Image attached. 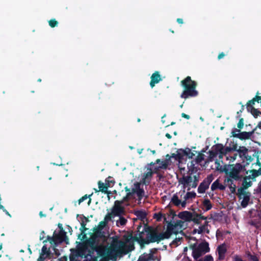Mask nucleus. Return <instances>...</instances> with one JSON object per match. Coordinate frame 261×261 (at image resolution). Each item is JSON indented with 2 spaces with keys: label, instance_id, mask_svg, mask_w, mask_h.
<instances>
[{
  "label": "nucleus",
  "instance_id": "nucleus-61",
  "mask_svg": "<svg viewBox=\"0 0 261 261\" xmlns=\"http://www.w3.org/2000/svg\"><path fill=\"white\" fill-rule=\"evenodd\" d=\"M169 215L172 216V219H173L176 216L175 212L172 210H170Z\"/></svg>",
  "mask_w": 261,
  "mask_h": 261
},
{
  "label": "nucleus",
  "instance_id": "nucleus-30",
  "mask_svg": "<svg viewBox=\"0 0 261 261\" xmlns=\"http://www.w3.org/2000/svg\"><path fill=\"white\" fill-rule=\"evenodd\" d=\"M206 231L207 233H210V230L207 228H205L204 227V226H203L202 225L200 226L198 228V229H195L193 230L194 233L197 232L198 234H201L203 233L204 232Z\"/></svg>",
  "mask_w": 261,
  "mask_h": 261
},
{
  "label": "nucleus",
  "instance_id": "nucleus-34",
  "mask_svg": "<svg viewBox=\"0 0 261 261\" xmlns=\"http://www.w3.org/2000/svg\"><path fill=\"white\" fill-rule=\"evenodd\" d=\"M124 189L125 191L127 192V193L126 196L123 198L122 200L125 201H127L129 197L134 194V193H132V190H130V189L128 188L127 187H125Z\"/></svg>",
  "mask_w": 261,
  "mask_h": 261
},
{
  "label": "nucleus",
  "instance_id": "nucleus-27",
  "mask_svg": "<svg viewBox=\"0 0 261 261\" xmlns=\"http://www.w3.org/2000/svg\"><path fill=\"white\" fill-rule=\"evenodd\" d=\"M135 215L141 221H143L146 217V213L143 211H137L135 212Z\"/></svg>",
  "mask_w": 261,
  "mask_h": 261
},
{
  "label": "nucleus",
  "instance_id": "nucleus-51",
  "mask_svg": "<svg viewBox=\"0 0 261 261\" xmlns=\"http://www.w3.org/2000/svg\"><path fill=\"white\" fill-rule=\"evenodd\" d=\"M244 126V119L241 118L239 119V122L237 124V127L239 129H242Z\"/></svg>",
  "mask_w": 261,
  "mask_h": 261
},
{
  "label": "nucleus",
  "instance_id": "nucleus-10",
  "mask_svg": "<svg viewBox=\"0 0 261 261\" xmlns=\"http://www.w3.org/2000/svg\"><path fill=\"white\" fill-rule=\"evenodd\" d=\"M249 150L245 146H240L239 147L237 150L238 154L239 157L243 161L246 160L247 161L251 162L253 158L251 155H248Z\"/></svg>",
  "mask_w": 261,
  "mask_h": 261
},
{
  "label": "nucleus",
  "instance_id": "nucleus-57",
  "mask_svg": "<svg viewBox=\"0 0 261 261\" xmlns=\"http://www.w3.org/2000/svg\"><path fill=\"white\" fill-rule=\"evenodd\" d=\"M158 258L156 256H154L152 253L148 254V261L150 260H156Z\"/></svg>",
  "mask_w": 261,
  "mask_h": 261
},
{
  "label": "nucleus",
  "instance_id": "nucleus-42",
  "mask_svg": "<svg viewBox=\"0 0 261 261\" xmlns=\"http://www.w3.org/2000/svg\"><path fill=\"white\" fill-rule=\"evenodd\" d=\"M144 190L143 189H139V191H138L136 194H137L138 199L139 200H141L143 197L144 196Z\"/></svg>",
  "mask_w": 261,
  "mask_h": 261
},
{
  "label": "nucleus",
  "instance_id": "nucleus-46",
  "mask_svg": "<svg viewBox=\"0 0 261 261\" xmlns=\"http://www.w3.org/2000/svg\"><path fill=\"white\" fill-rule=\"evenodd\" d=\"M247 255L251 261H259L258 258L255 255H252L250 252H248Z\"/></svg>",
  "mask_w": 261,
  "mask_h": 261
},
{
  "label": "nucleus",
  "instance_id": "nucleus-58",
  "mask_svg": "<svg viewBox=\"0 0 261 261\" xmlns=\"http://www.w3.org/2000/svg\"><path fill=\"white\" fill-rule=\"evenodd\" d=\"M203 261H214V259L211 255H207L205 256Z\"/></svg>",
  "mask_w": 261,
  "mask_h": 261
},
{
  "label": "nucleus",
  "instance_id": "nucleus-1",
  "mask_svg": "<svg viewBox=\"0 0 261 261\" xmlns=\"http://www.w3.org/2000/svg\"><path fill=\"white\" fill-rule=\"evenodd\" d=\"M142 225H139L138 227V231L139 232L138 235L135 236H130V239L134 241H137L140 244H148L150 243H159L162 240L166 239L163 232L158 233L156 229L145 225L143 230L140 231V229Z\"/></svg>",
  "mask_w": 261,
  "mask_h": 261
},
{
  "label": "nucleus",
  "instance_id": "nucleus-59",
  "mask_svg": "<svg viewBox=\"0 0 261 261\" xmlns=\"http://www.w3.org/2000/svg\"><path fill=\"white\" fill-rule=\"evenodd\" d=\"M218 157L220 159L223 158L224 156H226L227 160L229 159V157L227 156V155L224 153V152L222 150L219 153H218Z\"/></svg>",
  "mask_w": 261,
  "mask_h": 261
},
{
  "label": "nucleus",
  "instance_id": "nucleus-56",
  "mask_svg": "<svg viewBox=\"0 0 261 261\" xmlns=\"http://www.w3.org/2000/svg\"><path fill=\"white\" fill-rule=\"evenodd\" d=\"M231 147L232 151H237L238 150V145L236 143H232V145Z\"/></svg>",
  "mask_w": 261,
  "mask_h": 261
},
{
  "label": "nucleus",
  "instance_id": "nucleus-3",
  "mask_svg": "<svg viewBox=\"0 0 261 261\" xmlns=\"http://www.w3.org/2000/svg\"><path fill=\"white\" fill-rule=\"evenodd\" d=\"M181 85L184 88L180 97L187 99L189 97H196L198 92L196 90L197 86L196 82L192 80L191 76H188L181 81Z\"/></svg>",
  "mask_w": 261,
  "mask_h": 261
},
{
  "label": "nucleus",
  "instance_id": "nucleus-45",
  "mask_svg": "<svg viewBox=\"0 0 261 261\" xmlns=\"http://www.w3.org/2000/svg\"><path fill=\"white\" fill-rule=\"evenodd\" d=\"M193 178H194V181L191 185H190V186H191V187L192 188H195L197 186L199 178H198V176L197 175H194L193 176Z\"/></svg>",
  "mask_w": 261,
  "mask_h": 261
},
{
  "label": "nucleus",
  "instance_id": "nucleus-20",
  "mask_svg": "<svg viewBox=\"0 0 261 261\" xmlns=\"http://www.w3.org/2000/svg\"><path fill=\"white\" fill-rule=\"evenodd\" d=\"M211 188L212 191H213L217 189H219L221 191H223L225 189L226 186L220 184L219 180L217 179L212 184Z\"/></svg>",
  "mask_w": 261,
  "mask_h": 261
},
{
  "label": "nucleus",
  "instance_id": "nucleus-60",
  "mask_svg": "<svg viewBox=\"0 0 261 261\" xmlns=\"http://www.w3.org/2000/svg\"><path fill=\"white\" fill-rule=\"evenodd\" d=\"M238 154L237 152V153H234L232 156H228L229 158H230V159H229L228 160H230V161L231 162H233L234 161H235L236 160Z\"/></svg>",
  "mask_w": 261,
  "mask_h": 261
},
{
  "label": "nucleus",
  "instance_id": "nucleus-17",
  "mask_svg": "<svg viewBox=\"0 0 261 261\" xmlns=\"http://www.w3.org/2000/svg\"><path fill=\"white\" fill-rule=\"evenodd\" d=\"M193 181V177L191 175H184L179 179V182L183 185L184 187L186 188L188 186H190V184Z\"/></svg>",
  "mask_w": 261,
  "mask_h": 261
},
{
  "label": "nucleus",
  "instance_id": "nucleus-28",
  "mask_svg": "<svg viewBox=\"0 0 261 261\" xmlns=\"http://www.w3.org/2000/svg\"><path fill=\"white\" fill-rule=\"evenodd\" d=\"M202 205L205 211H209L212 208V204L208 199H205L202 202Z\"/></svg>",
  "mask_w": 261,
  "mask_h": 261
},
{
  "label": "nucleus",
  "instance_id": "nucleus-12",
  "mask_svg": "<svg viewBox=\"0 0 261 261\" xmlns=\"http://www.w3.org/2000/svg\"><path fill=\"white\" fill-rule=\"evenodd\" d=\"M150 86L151 88H153L155 84L159 83L160 81L162 80L161 76L159 71H155L152 73L150 77Z\"/></svg>",
  "mask_w": 261,
  "mask_h": 261
},
{
  "label": "nucleus",
  "instance_id": "nucleus-50",
  "mask_svg": "<svg viewBox=\"0 0 261 261\" xmlns=\"http://www.w3.org/2000/svg\"><path fill=\"white\" fill-rule=\"evenodd\" d=\"M140 261H148V254H144L139 258Z\"/></svg>",
  "mask_w": 261,
  "mask_h": 261
},
{
  "label": "nucleus",
  "instance_id": "nucleus-16",
  "mask_svg": "<svg viewBox=\"0 0 261 261\" xmlns=\"http://www.w3.org/2000/svg\"><path fill=\"white\" fill-rule=\"evenodd\" d=\"M193 213L189 211H183L179 213L178 217L185 221L190 222L191 221L192 215Z\"/></svg>",
  "mask_w": 261,
  "mask_h": 261
},
{
  "label": "nucleus",
  "instance_id": "nucleus-8",
  "mask_svg": "<svg viewBox=\"0 0 261 261\" xmlns=\"http://www.w3.org/2000/svg\"><path fill=\"white\" fill-rule=\"evenodd\" d=\"M124 201L122 200H116L114 202V205L111 210L113 216H120L124 213V208L122 206Z\"/></svg>",
  "mask_w": 261,
  "mask_h": 261
},
{
  "label": "nucleus",
  "instance_id": "nucleus-26",
  "mask_svg": "<svg viewBox=\"0 0 261 261\" xmlns=\"http://www.w3.org/2000/svg\"><path fill=\"white\" fill-rule=\"evenodd\" d=\"M184 150V149H179L177 150L176 156L177 159V160L181 161L184 159V156H186L185 154L187 153Z\"/></svg>",
  "mask_w": 261,
  "mask_h": 261
},
{
  "label": "nucleus",
  "instance_id": "nucleus-52",
  "mask_svg": "<svg viewBox=\"0 0 261 261\" xmlns=\"http://www.w3.org/2000/svg\"><path fill=\"white\" fill-rule=\"evenodd\" d=\"M184 223V221L178 220H177L174 224L176 228L177 227L181 228L183 226Z\"/></svg>",
  "mask_w": 261,
  "mask_h": 261
},
{
  "label": "nucleus",
  "instance_id": "nucleus-13",
  "mask_svg": "<svg viewBox=\"0 0 261 261\" xmlns=\"http://www.w3.org/2000/svg\"><path fill=\"white\" fill-rule=\"evenodd\" d=\"M259 94L260 93L257 91L255 97L247 102L246 107L248 111H249L250 109H252V108H254L253 106L255 104V102L259 103V101L261 100V96H260Z\"/></svg>",
  "mask_w": 261,
  "mask_h": 261
},
{
  "label": "nucleus",
  "instance_id": "nucleus-2",
  "mask_svg": "<svg viewBox=\"0 0 261 261\" xmlns=\"http://www.w3.org/2000/svg\"><path fill=\"white\" fill-rule=\"evenodd\" d=\"M134 249V245H127L126 242L113 238L107 248L106 255L108 258L113 261H116L118 257H121Z\"/></svg>",
  "mask_w": 261,
  "mask_h": 261
},
{
  "label": "nucleus",
  "instance_id": "nucleus-63",
  "mask_svg": "<svg viewBox=\"0 0 261 261\" xmlns=\"http://www.w3.org/2000/svg\"><path fill=\"white\" fill-rule=\"evenodd\" d=\"M225 56V54L224 53L222 52L219 54V55L218 56V59L220 60V59H222Z\"/></svg>",
  "mask_w": 261,
  "mask_h": 261
},
{
  "label": "nucleus",
  "instance_id": "nucleus-31",
  "mask_svg": "<svg viewBox=\"0 0 261 261\" xmlns=\"http://www.w3.org/2000/svg\"><path fill=\"white\" fill-rule=\"evenodd\" d=\"M171 202L175 206H179L180 204L181 200L178 198L176 194H174L171 198Z\"/></svg>",
  "mask_w": 261,
  "mask_h": 261
},
{
  "label": "nucleus",
  "instance_id": "nucleus-53",
  "mask_svg": "<svg viewBox=\"0 0 261 261\" xmlns=\"http://www.w3.org/2000/svg\"><path fill=\"white\" fill-rule=\"evenodd\" d=\"M91 196V195H90L89 196H88L87 195H85L84 196L80 198L78 200L79 204H80L81 203H82L85 200L87 199V198H89Z\"/></svg>",
  "mask_w": 261,
  "mask_h": 261
},
{
  "label": "nucleus",
  "instance_id": "nucleus-24",
  "mask_svg": "<svg viewBox=\"0 0 261 261\" xmlns=\"http://www.w3.org/2000/svg\"><path fill=\"white\" fill-rule=\"evenodd\" d=\"M88 244L92 248L96 247L97 244V238L91 235L88 241Z\"/></svg>",
  "mask_w": 261,
  "mask_h": 261
},
{
  "label": "nucleus",
  "instance_id": "nucleus-23",
  "mask_svg": "<svg viewBox=\"0 0 261 261\" xmlns=\"http://www.w3.org/2000/svg\"><path fill=\"white\" fill-rule=\"evenodd\" d=\"M99 191H96V192L100 191L102 193H107V190L109 188L110 185L108 184L103 183L101 181H99L98 182Z\"/></svg>",
  "mask_w": 261,
  "mask_h": 261
},
{
  "label": "nucleus",
  "instance_id": "nucleus-5",
  "mask_svg": "<svg viewBox=\"0 0 261 261\" xmlns=\"http://www.w3.org/2000/svg\"><path fill=\"white\" fill-rule=\"evenodd\" d=\"M249 171H247L244 165L241 163H237L230 165V171L228 174V177L236 181H241L243 178V174H248Z\"/></svg>",
  "mask_w": 261,
  "mask_h": 261
},
{
  "label": "nucleus",
  "instance_id": "nucleus-55",
  "mask_svg": "<svg viewBox=\"0 0 261 261\" xmlns=\"http://www.w3.org/2000/svg\"><path fill=\"white\" fill-rule=\"evenodd\" d=\"M223 151L224 152V153L227 155L229 152L232 151L231 148V147H224L223 146Z\"/></svg>",
  "mask_w": 261,
  "mask_h": 261
},
{
  "label": "nucleus",
  "instance_id": "nucleus-25",
  "mask_svg": "<svg viewBox=\"0 0 261 261\" xmlns=\"http://www.w3.org/2000/svg\"><path fill=\"white\" fill-rule=\"evenodd\" d=\"M196 163L194 161H191L190 163V165L188 166V168L189 169V172L192 174L196 173L197 171V167L195 166Z\"/></svg>",
  "mask_w": 261,
  "mask_h": 261
},
{
  "label": "nucleus",
  "instance_id": "nucleus-54",
  "mask_svg": "<svg viewBox=\"0 0 261 261\" xmlns=\"http://www.w3.org/2000/svg\"><path fill=\"white\" fill-rule=\"evenodd\" d=\"M250 173H251V178L254 179L255 177L258 176V174L257 173V172L256 171V170L253 169L249 171Z\"/></svg>",
  "mask_w": 261,
  "mask_h": 261
},
{
  "label": "nucleus",
  "instance_id": "nucleus-14",
  "mask_svg": "<svg viewBox=\"0 0 261 261\" xmlns=\"http://www.w3.org/2000/svg\"><path fill=\"white\" fill-rule=\"evenodd\" d=\"M255 129H253L251 132H242L239 134L235 135L237 138L240 139L241 140H248L251 138V136L254 133Z\"/></svg>",
  "mask_w": 261,
  "mask_h": 261
},
{
  "label": "nucleus",
  "instance_id": "nucleus-37",
  "mask_svg": "<svg viewBox=\"0 0 261 261\" xmlns=\"http://www.w3.org/2000/svg\"><path fill=\"white\" fill-rule=\"evenodd\" d=\"M50 250L47 249V246L45 245H43V247H42L41 252L40 254H41L42 255H46V256H48L50 255Z\"/></svg>",
  "mask_w": 261,
  "mask_h": 261
},
{
  "label": "nucleus",
  "instance_id": "nucleus-21",
  "mask_svg": "<svg viewBox=\"0 0 261 261\" xmlns=\"http://www.w3.org/2000/svg\"><path fill=\"white\" fill-rule=\"evenodd\" d=\"M169 162L168 160H164L162 162L161 165H159V166H156L154 168L153 170H152V172L153 173H158L159 169H166L168 166Z\"/></svg>",
  "mask_w": 261,
  "mask_h": 261
},
{
  "label": "nucleus",
  "instance_id": "nucleus-64",
  "mask_svg": "<svg viewBox=\"0 0 261 261\" xmlns=\"http://www.w3.org/2000/svg\"><path fill=\"white\" fill-rule=\"evenodd\" d=\"M45 259V257H44V255H42L41 254H40V256L38 258V261H44Z\"/></svg>",
  "mask_w": 261,
  "mask_h": 261
},
{
  "label": "nucleus",
  "instance_id": "nucleus-33",
  "mask_svg": "<svg viewBox=\"0 0 261 261\" xmlns=\"http://www.w3.org/2000/svg\"><path fill=\"white\" fill-rule=\"evenodd\" d=\"M196 194L195 192H188L185 195L184 199L185 200H187L189 199H194L196 197Z\"/></svg>",
  "mask_w": 261,
  "mask_h": 261
},
{
  "label": "nucleus",
  "instance_id": "nucleus-43",
  "mask_svg": "<svg viewBox=\"0 0 261 261\" xmlns=\"http://www.w3.org/2000/svg\"><path fill=\"white\" fill-rule=\"evenodd\" d=\"M141 184L140 182H136L134 184V188L132 190V193H136L139 189H141L140 188Z\"/></svg>",
  "mask_w": 261,
  "mask_h": 261
},
{
  "label": "nucleus",
  "instance_id": "nucleus-11",
  "mask_svg": "<svg viewBox=\"0 0 261 261\" xmlns=\"http://www.w3.org/2000/svg\"><path fill=\"white\" fill-rule=\"evenodd\" d=\"M223 145L221 143H218L213 145L212 147V150L208 151L209 159L210 161H213L214 158H216L221 151L223 150Z\"/></svg>",
  "mask_w": 261,
  "mask_h": 261
},
{
  "label": "nucleus",
  "instance_id": "nucleus-6",
  "mask_svg": "<svg viewBox=\"0 0 261 261\" xmlns=\"http://www.w3.org/2000/svg\"><path fill=\"white\" fill-rule=\"evenodd\" d=\"M189 248L192 250V255L195 260H197L203 254L210 250L209 244L206 242L200 243L198 245L196 243L191 244Z\"/></svg>",
  "mask_w": 261,
  "mask_h": 261
},
{
  "label": "nucleus",
  "instance_id": "nucleus-38",
  "mask_svg": "<svg viewBox=\"0 0 261 261\" xmlns=\"http://www.w3.org/2000/svg\"><path fill=\"white\" fill-rule=\"evenodd\" d=\"M250 111L251 114L254 118H257L260 114H261V112L254 108H252V109H250Z\"/></svg>",
  "mask_w": 261,
  "mask_h": 261
},
{
  "label": "nucleus",
  "instance_id": "nucleus-44",
  "mask_svg": "<svg viewBox=\"0 0 261 261\" xmlns=\"http://www.w3.org/2000/svg\"><path fill=\"white\" fill-rule=\"evenodd\" d=\"M47 241H49L50 244H53V243L56 244L57 243L56 236L54 235L53 237L50 236L47 237V239L43 241V243H46Z\"/></svg>",
  "mask_w": 261,
  "mask_h": 261
},
{
  "label": "nucleus",
  "instance_id": "nucleus-32",
  "mask_svg": "<svg viewBox=\"0 0 261 261\" xmlns=\"http://www.w3.org/2000/svg\"><path fill=\"white\" fill-rule=\"evenodd\" d=\"M83 219L85 220V221H84L82 220L81 225V227L80 228V230L81 231L82 233H84L85 231H86L87 230V228L86 227V223L88 222L89 220L88 218H86V217H83Z\"/></svg>",
  "mask_w": 261,
  "mask_h": 261
},
{
  "label": "nucleus",
  "instance_id": "nucleus-4",
  "mask_svg": "<svg viewBox=\"0 0 261 261\" xmlns=\"http://www.w3.org/2000/svg\"><path fill=\"white\" fill-rule=\"evenodd\" d=\"M242 187L238 189L237 195L240 199H243L241 203L242 206L246 207L250 200L251 193L249 192H246L245 190L252 185V182L244 178H242Z\"/></svg>",
  "mask_w": 261,
  "mask_h": 261
},
{
  "label": "nucleus",
  "instance_id": "nucleus-15",
  "mask_svg": "<svg viewBox=\"0 0 261 261\" xmlns=\"http://www.w3.org/2000/svg\"><path fill=\"white\" fill-rule=\"evenodd\" d=\"M206 217L202 216L201 214H197L196 213H193L191 221H193L195 224H199L201 223V220H206Z\"/></svg>",
  "mask_w": 261,
  "mask_h": 261
},
{
  "label": "nucleus",
  "instance_id": "nucleus-39",
  "mask_svg": "<svg viewBox=\"0 0 261 261\" xmlns=\"http://www.w3.org/2000/svg\"><path fill=\"white\" fill-rule=\"evenodd\" d=\"M112 216H113L112 213H108L105 217L104 221L101 222L100 223L105 225L111 220Z\"/></svg>",
  "mask_w": 261,
  "mask_h": 261
},
{
  "label": "nucleus",
  "instance_id": "nucleus-29",
  "mask_svg": "<svg viewBox=\"0 0 261 261\" xmlns=\"http://www.w3.org/2000/svg\"><path fill=\"white\" fill-rule=\"evenodd\" d=\"M204 159V154L202 152H198V155L196 157L194 160L192 161H194V162L197 164H200L202 161H203Z\"/></svg>",
  "mask_w": 261,
  "mask_h": 261
},
{
  "label": "nucleus",
  "instance_id": "nucleus-19",
  "mask_svg": "<svg viewBox=\"0 0 261 261\" xmlns=\"http://www.w3.org/2000/svg\"><path fill=\"white\" fill-rule=\"evenodd\" d=\"M225 183L227 184L228 186L230 191L231 193L234 194L236 192V186L233 183V179L230 178H227L224 180Z\"/></svg>",
  "mask_w": 261,
  "mask_h": 261
},
{
  "label": "nucleus",
  "instance_id": "nucleus-22",
  "mask_svg": "<svg viewBox=\"0 0 261 261\" xmlns=\"http://www.w3.org/2000/svg\"><path fill=\"white\" fill-rule=\"evenodd\" d=\"M55 236L57 242H59L61 243L63 242L65 239H67L66 233L63 229V228H62L59 233L58 234H55Z\"/></svg>",
  "mask_w": 261,
  "mask_h": 261
},
{
  "label": "nucleus",
  "instance_id": "nucleus-62",
  "mask_svg": "<svg viewBox=\"0 0 261 261\" xmlns=\"http://www.w3.org/2000/svg\"><path fill=\"white\" fill-rule=\"evenodd\" d=\"M189 159H193V156H195V153L191 151L188 155H186Z\"/></svg>",
  "mask_w": 261,
  "mask_h": 261
},
{
  "label": "nucleus",
  "instance_id": "nucleus-41",
  "mask_svg": "<svg viewBox=\"0 0 261 261\" xmlns=\"http://www.w3.org/2000/svg\"><path fill=\"white\" fill-rule=\"evenodd\" d=\"M105 183L109 184L110 185L109 187H112L114 185L115 181L113 179L112 177L109 176L106 179Z\"/></svg>",
  "mask_w": 261,
  "mask_h": 261
},
{
  "label": "nucleus",
  "instance_id": "nucleus-18",
  "mask_svg": "<svg viewBox=\"0 0 261 261\" xmlns=\"http://www.w3.org/2000/svg\"><path fill=\"white\" fill-rule=\"evenodd\" d=\"M149 171L144 173L143 176V182L145 185H148L150 183L151 177L153 175L151 168H148Z\"/></svg>",
  "mask_w": 261,
  "mask_h": 261
},
{
  "label": "nucleus",
  "instance_id": "nucleus-35",
  "mask_svg": "<svg viewBox=\"0 0 261 261\" xmlns=\"http://www.w3.org/2000/svg\"><path fill=\"white\" fill-rule=\"evenodd\" d=\"M119 217V219L116 221L117 225L118 226L125 225L127 222V220L121 216Z\"/></svg>",
  "mask_w": 261,
  "mask_h": 261
},
{
  "label": "nucleus",
  "instance_id": "nucleus-9",
  "mask_svg": "<svg viewBox=\"0 0 261 261\" xmlns=\"http://www.w3.org/2000/svg\"><path fill=\"white\" fill-rule=\"evenodd\" d=\"M164 222L167 223V229L164 232H163V233L166 239H169L173 233L175 234H177L178 231L175 229L176 227L175 225L172 221H167L166 216H164Z\"/></svg>",
  "mask_w": 261,
  "mask_h": 261
},
{
  "label": "nucleus",
  "instance_id": "nucleus-48",
  "mask_svg": "<svg viewBox=\"0 0 261 261\" xmlns=\"http://www.w3.org/2000/svg\"><path fill=\"white\" fill-rule=\"evenodd\" d=\"M241 129H237V128H233L232 129V131H231V136L234 137V138H237V137L235 136V135H238L240 133H241Z\"/></svg>",
  "mask_w": 261,
  "mask_h": 261
},
{
  "label": "nucleus",
  "instance_id": "nucleus-7",
  "mask_svg": "<svg viewBox=\"0 0 261 261\" xmlns=\"http://www.w3.org/2000/svg\"><path fill=\"white\" fill-rule=\"evenodd\" d=\"M214 179V176L212 174H210L201 182L197 189L199 193L203 194L208 189L210 185Z\"/></svg>",
  "mask_w": 261,
  "mask_h": 261
},
{
  "label": "nucleus",
  "instance_id": "nucleus-49",
  "mask_svg": "<svg viewBox=\"0 0 261 261\" xmlns=\"http://www.w3.org/2000/svg\"><path fill=\"white\" fill-rule=\"evenodd\" d=\"M93 236L96 238H100L101 237V232L100 230L98 229H95L94 231V232L92 234Z\"/></svg>",
  "mask_w": 261,
  "mask_h": 261
},
{
  "label": "nucleus",
  "instance_id": "nucleus-47",
  "mask_svg": "<svg viewBox=\"0 0 261 261\" xmlns=\"http://www.w3.org/2000/svg\"><path fill=\"white\" fill-rule=\"evenodd\" d=\"M48 23L51 28H55L58 25V22L55 19H51L48 21Z\"/></svg>",
  "mask_w": 261,
  "mask_h": 261
},
{
  "label": "nucleus",
  "instance_id": "nucleus-40",
  "mask_svg": "<svg viewBox=\"0 0 261 261\" xmlns=\"http://www.w3.org/2000/svg\"><path fill=\"white\" fill-rule=\"evenodd\" d=\"M164 216H166L165 215H163L161 212L155 213L153 215V218L155 219L157 221H161L162 220V218L164 219Z\"/></svg>",
  "mask_w": 261,
  "mask_h": 261
},
{
  "label": "nucleus",
  "instance_id": "nucleus-36",
  "mask_svg": "<svg viewBox=\"0 0 261 261\" xmlns=\"http://www.w3.org/2000/svg\"><path fill=\"white\" fill-rule=\"evenodd\" d=\"M217 251L218 254H225L227 249L224 244L219 246L217 248Z\"/></svg>",
  "mask_w": 261,
  "mask_h": 261
}]
</instances>
